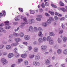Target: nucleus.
I'll return each mask as SVG.
<instances>
[{
	"instance_id": "1",
	"label": "nucleus",
	"mask_w": 67,
	"mask_h": 67,
	"mask_svg": "<svg viewBox=\"0 0 67 67\" xmlns=\"http://www.w3.org/2000/svg\"><path fill=\"white\" fill-rule=\"evenodd\" d=\"M38 31H39L40 32L38 34V36L40 37H43V34L42 33V28L41 27H39L38 28Z\"/></svg>"
},
{
	"instance_id": "2",
	"label": "nucleus",
	"mask_w": 67,
	"mask_h": 67,
	"mask_svg": "<svg viewBox=\"0 0 67 67\" xmlns=\"http://www.w3.org/2000/svg\"><path fill=\"white\" fill-rule=\"evenodd\" d=\"M1 61L2 63H3V65H5L8 63V61H7V60L3 58L1 59Z\"/></svg>"
},
{
	"instance_id": "3",
	"label": "nucleus",
	"mask_w": 67,
	"mask_h": 67,
	"mask_svg": "<svg viewBox=\"0 0 67 67\" xmlns=\"http://www.w3.org/2000/svg\"><path fill=\"white\" fill-rule=\"evenodd\" d=\"M35 59L36 61H38L40 59V56L38 54L36 55L35 57Z\"/></svg>"
},
{
	"instance_id": "4",
	"label": "nucleus",
	"mask_w": 67,
	"mask_h": 67,
	"mask_svg": "<svg viewBox=\"0 0 67 67\" xmlns=\"http://www.w3.org/2000/svg\"><path fill=\"white\" fill-rule=\"evenodd\" d=\"M29 53V51H27L25 53L21 55V57L22 58H26L27 57V55L26 54H28Z\"/></svg>"
},
{
	"instance_id": "5",
	"label": "nucleus",
	"mask_w": 67,
	"mask_h": 67,
	"mask_svg": "<svg viewBox=\"0 0 67 67\" xmlns=\"http://www.w3.org/2000/svg\"><path fill=\"white\" fill-rule=\"evenodd\" d=\"M35 20L33 19H29L28 21V22L29 24H32V23H35Z\"/></svg>"
},
{
	"instance_id": "6",
	"label": "nucleus",
	"mask_w": 67,
	"mask_h": 67,
	"mask_svg": "<svg viewBox=\"0 0 67 67\" xmlns=\"http://www.w3.org/2000/svg\"><path fill=\"white\" fill-rule=\"evenodd\" d=\"M46 48H47V46H42L41 47V49L42 50L43 52H45V49H46Z\"/></svg>"
},
{
	"instance_id": "7",
	"label": "nucleus",
	"mask_w": 67,
	"mask_h": 67,
	"mask_svg": "<svg viewBox=\"0 0 67 67\" xmlns=\"http://www.w3.org/2000/svg\"><path fill=\"white\" fill-rule=\"evenodd\" d=\"M11 27L9 26V24H5V30H8L10 29Z\"/></svg>"
},
{
	"instance_id": "8",
	"label": "nucleus",
	"mask_w": 67,
	"mask_h": 67,
	"mask_svg": "<svg viewBox=\"0 0 67 67\" xmlns=\"http://www.w3.org/2000/svg\"><path fill=\"white\" fill-rule=\"evenodd\" d=\"M45 63L47 65H49L51 63V62L48 60V59H47L45 60Z\"/></svg>"
},
{
	"instance_id": "9",
	"label": "nucleus",
	"mask_w": 67,
	"mask_h": 67,
	"mask_svg": "<svg viewBox=\"0 0 67 67\" xmlns=\"http://www.w3.org/2000/svg\"><path fill=\"white\" fill-rule=\"evenodd\" d=\"M47 24H48V23L46 21L42 23V25L43 27H46L47 26Z\"/></svg>"
},
{
	"instance_id": "10",
	"label": "nucleus",
	"mask_w": 67,
	"mask_h": 67,
	"mask_svg": "<svg viewBox=\"0 0 67 67\" xmlns=\"http://www.w3.org/2000/svg\"><path fill=\"white\" fill-rule=\"evenodd\" d=\"M33 51L35 53H37L38 52V49L36 47H34L33 49Z\"/></svg>"
},
{
	"instance_id": "11",
	"label": "nucleus",
	"mask_w": 67,
	"mask_h": 67,
	"mask_svg": "<svg viewBox=\"0 0 67 67\" xmlns=\"http://www.w3.org/2000/svg\"><path fill=\"white\" fill-rule=\"evenodd\" d=\"M23 59L21 58L19 59L18 60V62H16L17 64L18 65H19V64H20L22 62H23Z\"/></svg>"
},
{
	"instance_id": "12",
	"label": "nucleus",
	"mask_w": 67,
	"mask_h": 67,
	"mask_svg": "<svg viewBox=\"0 0 67 67\" xmlns=\"http://www.w3.org/2000/svg\"><path fill=\"white\" fill-rule=\"evenodd\" d=\"M14 56V54L13 53H10L8 55V58H12V57H13Z\"/></svg>"
},
{
	"instance_id": "13",
	"label": "nucleus",
	"mask_w": 67,
	"mask_h": 67,
	"mask_svg": "<svg viewBox=\"0 0 67 67\" xmlns=\"http://www.w3.org/2000/svg\"><path fill=\"white\" fill-rule=\"evenodd\" d=\"M24 38L26 40H30V36L28 35H26L24 37Z\"/></svg>"
},
{
	"instance_id": "14",
	"label": "nucleus",
	"mask_w": 67,
	"mask_h": 67,
	"mask_svg": "<svg viewBox=\"0 0 67 67\" xmlns=\"http://www.w3.org/2000/svg\"><path fill=\"white\" fill-rule=\"evenodd\" d=\"M6 48L7 50H9L11 49V46L10 45H7L6 46Z\"/></svg>"
},
{
	"instance_id": "15",
	"label": "nucleus",
	"mask_w": 67,
	"mask_h": 67,
	"mask_svg": "<svg viewBox=\"0 0 67 67\" xmlns=\"http://www.w3.org/2000/svg\"><path fill=\"white\" fill-rule=\"evenodd\" d=\"M18 44H19V43L18 42H17L15 43H12L11 44V46L12 47H13L14 46H17Z\"/></svg>"
},
{
	"instance_id": "16",
	"label": "nucleus",
	"mask_w": 67,
	"mask_h": 67,
	"mask_svg": "<svg viewBox=\"0 0 67 67\" xmlns=\"http://www.w3.org/2000/svg\"><path fill=\"white\" fill-rule=\"evenodd\" d=\"M49 36H55V35L54 33L52 32H49Z\"/></svg>"
},
{
	"instance_id": "17",
	"label": "nucleus",
	"mask_w": 67,
	"mask_h": 67,
	"mask_svg": "<svg viewBox=\"0 0 67 67\" xmlns=\"http://www.w3.org/2000/svg\"><path fill=\"white\" fill-rule=\"evenodd\" d=\"M30 31L31 33H33V27L32 26H30L29 28Z\"/></svg>"
},
{
	"instance_id": "18",
	"label": "nucleus",
	"mask_w": 67,
	"mask_h": 67,
	"mask_svg": "<svg viewBox=\"0 0 67 67\" xmlns=\"http://www.w3.org/2000/svg\"><path fill=\"white\" fill-rule=\"evenodd\" d=\"M23 21H25V22L24 23L25 24H28V23H27V20L26 18L25 17H24V18L23 19Z\"/></svg>"
},
{
	"instance_id": "19",
	"label": "nucleus",
	"mask_w": 67,
	"mask_h": 67,
	"mask_svg": "<svg viewBox=\"0 0 67 67\" xmlns=\"http://www.w3.org/2000/svg\"><path fill=\"white\" fill-rule=\"evenodd\" d=\"M35 56V55H34V54H30L29 55V57L30 58L32 59V58H33Z\"/></svg>"
},
{
	"instance_id": "20",
	"label": "nucleus",
	"mask_w": 67,
	"mask_h": 67,
	"mask_svg": "<svg viewBox=\"0 0 67 67\" xmlns=\"http://www.w3.org/2000/svg\"><path fill=\"white\" fill-rule=\"evenodd\" d=\"M15 42H20L21 41V39L19 38H16L15 39Z\"/></svg>"
},
{
	"instance_id": "21",
	"label": "nucleus",
	"mask_w": 67,
	"mask_h": 67,
	"mask_svg": "<svg viewBox=\"0 0 67 67\" xmlns=\"http://www.w3.org/2000/svg\"><path fill=\"white\" fill-rule=\"evenodd\" d=\"M19 16H20L18 15L17 17L15 18V21H20V18L19 17Z\"/></svg>"
},
{
	"instance_id": "22",
	"label": "nucleus",
	"mask_w": 67,
	"mask_h": 67,
	"mask_svg": "<svg viewBox=\"0 0 67 67\" xmlns=\"http://www.w3.org/2000/svg\"><path fill=\"white\" fill-rule=\"evenodd\" d=\"M34 30L35 32H38V28L36 27H34Z\"/></svg>"
},
{
	"instance_id": "23",
	"label": "nucleus",
	"mask_w": 67,
	"mask_h": 67,
	"mask_svg": "<svg viewBox=\"0 0 67 67\" xmlns=\"http://www.w3.org/2000/svg\"><path fill=\"white\" fill-rule=\"evenodd\" d=\"M63 40L64 42H66L67 41V38L66 37H63Z\"/></svg>"
},
{
	"instance_id": "24",
	"label": "nucleus",
	"mask_w": 67,
	"mask_h": 67,
	"mask_svg": "<svg viewBox=\"0 0 67 67\" xmlns=\"http://www.w3.org/2000/svg\"><path fill=\"white\" fill-rule=\"evenodd\" d=\"M57 53L58 54H62V50L59 49L57 51Z\"/></svg>"
},
{
	"instance_id": "25",
	"label": "nucleus",
	"mask_w": 67,
	"mask_h": 67,
	"mask_svg": "<svg viewBox=\"0 0 67 67\" xmlns=\"http://www.w3.org/2000/svg\"><path fill=\"white\" fill-rule=\"evenodd\" d=\"M38 41L40 43H42L43 42V39L41 38H39L38 40Z\"/></svg>"
},
{
	"instance_id": "26",
	"label": "nucleus",
	"mask_w": 67,
	"mask_h": 67,
	"mask_svg": "<svg viewBox=\"0 0 67 67\" xmlns=\"http://www.w3.org/2000/svg\"><path fill=\"white\" fill-rule=\"evenodd\" d=\"M13 34L14 36L15 37H17L18 36H19V35L18 34L15 32L13 33Z\"/></svg>"
},
{
	"instance_id": "27",
	"label": "nucleus",
	"mask_w": 67,
	"mask_h": 67,
	"mask_svg": "<svg viewBox=\"0 0 67 67\" xmlns=\"http://www.w3.org/2000/svg\"><path fill=\"white\" fill-rule=\"evenodd\" d=\"M19 35L20 37H23L24 36V34L23 32H20L19 33Z\"/></svg>"
},
{
	"instance_id": "28",
	"label": "nucleus",
	"mask_w": 67,
	"mask_h": 67,
	"mask_svg": "<svg viewBox=\"0 0 67 67\" xmlns=\"http://www.w3.org/2000/svg\"><path fill=\"white\" fill-rule=\"evenodd\" d=\"M63 53L64 55H67V49H65L63 51Z\"/></svg>"
},
{
	"instance_id": "29",
	"label": "nucleus",
	"mask_w": 67,
	"mask_h": 67,
	"mask_svg": "<svg viewBox=\"0 0 67 67\" xmlns=\"http://www.w3.org/2000/svg\"><path fill=\"white\" fill-rule=\"evenodd\" d=\"M30 14H34L35 12L34 10H30Z\"/></svg>"
},
{
	"instance_id": "30",
	"label": "nucleus",
	"mask_w": 67,
	"mask_h": 67,
	"mask_svg": "<svg viewBox=\"0 0 67 67\" xmlns=\"http://www.w3.org/2000/svg\"><path fill=\"white\" fill-rule=\"evenodd\" d=\"M20 56V54L18 53L15 54V57L16 58H18Z\"/></svg>"
},
{
	"instance_id": "31",
	"label": "nucleus",
	"mask_w": 67,
	"mask_h": 67,
	"mask_svg": "<svg viewBox=\"0 0 67 67\" xmlns=\"http://www.w3.org/2000/svg\"><path fill=\"white\" fill-rule=\"evenodd\" d=\"M4 47V45L3 44H0V49H2Z\"/></svg>"
},
{
	"instance_id": "32",
	"label": "nucleus",
	"mask_w": 67,
	"mask_h": 67,
	"mask_svg": "<svg viewBox=\"0 0 67 67\" xmlns=\"http://www.w3.org/2000/svg\"><path fill=\"white\" fill-rule=\"evenodd\" d=\"M57 41L58 43H60L62 42V39L59 38L58 39Z\"/></svg>"
},
{
	"instance_id": "33",
	"label": "nucleus",
	"mask_w": 67,
	"mask_h": 67,
	"mask_svg": "<svg viewBox=\"0 0 67 67\" xmlns=\"http://www.w3.org/2000/svg\"><path fill=\"white\" fill-rule=\"evenodd\" d=\"M47 40L48 41H50L51 40V37L50 36H48L47 37Z\"/></svg>"
},
{
	"instance_id": "34",
	"label": "nucleus",
	"mask_w": 67,
	"mask_h": 67,
	"mask_svg": "<svg viewBox=\"0 0 67 67\" xmlns=\"http://www.w3.org/2000/svg\"><path fill=\"white\" fill-rule=\"evenodd\" d=\"M49 43L51 45H52L54 43V42L53 40H50L49 41Z\"/></svg>"
},
{
	"instance_id": "35",
	"label": "nucleus",
	"mask_w": 67,
	"mask_h": 67,
	"mask_svg": "<svg viewBox=\"0 0 67 67\" xmlns=\"http://www.w3.org/2000/svg\"><path fill=\"white\" fill-rule=\"evenodd\" d=\"M24 64L25 65H27L29 64V62L27 60H26L24 62Z\"/></svg>"
},
{
	"instance_id": "36",
	"label": "nucleus",
	"mask_w": 67,
	"mask_h": 67,
	"mask_svg": "<svg viewBox=\"0 0 67 67\" xmlns=\"http://www.w3.org/2000/svg\"><path fill=\"white\" fill-rule=\"evenodd\" d=\"M41 65V63H40L38 62H37V64L36 65V66H39Z\"/></svg>"
},
{
	"instance_id": "37",
	"label": "nucleus",
	"mask_w": 67,
	"mask_h": 67,
	"mask_svg": "<svg viewBox=\"0 0 67 67\" xmlns=\"http://www.w3.org/2000/svg\"><path fill=\"white\" fill-rule=\"evenodd\" d=\"M37 63V61H34L33 62V64L34 66H36Z\"/></svg>"
},
{
	"instance_id": "38",
	"label": "nucleus",
	"mask_w": 67,
	"mask_h": 67,
	"mask_svg": "<svg viewBox=\"0 0 67 67\" xmlns=\"http://www.w3.org/2000/svg\"><path fill=\"white\" fill-rule=\"evenodd\" d=\"M61 10L63 12H65V11H66V9H65V8H61Z\"/></svg>"
},
{
	"instance_id": "39",
	"label": "nucleus",
	"mask_w": 67,
	"mask_h": 67,
	"mask_svg": "<svg viewBox=\"0 0 67 67\" xmlns=\"http://www.w3.org/2000/svg\"><path fill=\"white\" fill-rule=\"evenodd\" d=\"M47 21L48 23H49L50 24H51V23H52V20H51V19H48L47 20Z\"/></svg>"
},
{
	"instance_id": "40",
	"label": "nucleus",
	"mask_w": 67,
	"mask_h": 67,
	"mask_svg": "<svg viewBox=\"0 0 67 67\" xmlns=\"http://www.w3.org/2000/svg\"><path fill=\"white\" fill-rule=\"evenodd\" d=\"M59 4L61 6H64V4L63 3L62 1L59 2Z\"/></svg>"
},
{
	"instance_id": "41",
	"label": "nucleus",
	"mask_w": 67,
	"mask_h": 67,
	"mask_svg": "<svg viewBox=\"0 0 67 67\" xmlns=\"http://www.w3.org/2000/svg\"><path fill=\"white\" fill-rule=\"evenodd\" d=\"M14 51L15 53H17V51H18V49L17 48H16L15 49H14Z\"/></svg>"
},
{
	"instance_id": "42",
	"label": "nucleus",
	"mask_w": 67,
	"mask_h": 67,
	"mask_svg": "<svg viewBox=\"0 0 67 67\" xmlns=\"http://www.w3.org/2000/svg\"><path fill=\"white\" fill-rule=\"evenodd\" d=\"M49 19L51 20H52V21H54V19L52 17H49Z\"/></svg>"
},
{
	"instance_id": "43",
	"label": "nucleus",
	"mask_w": 67,
	"mask_h": 67,
	"mask_svg": "<svg viewBox=\"0 0 67 67\" xmlns=\"http://www.w3.org/2000/svg\"><path fill=\"white\" fill-rule=\"evenodd\" d=\"M60 20L61 21H63L65 20V18L64 17L60 19Z\"/></svg>"
},
{
	"instance_id": "44",
	"label": "nucleus",
	"mask_w": 67,
	"mask_h": 67,
	"mask_svg": "<svg viewBox=\"0 0 67 67\" xmlns=\"http://www.w3.org/2000/svg\"><path fill=\"white\" fill-rule=\"evenodd\" d=\"M62 27L63 29H64L65 28V24L63 23L62 24Z\"/></svg>"
},
{
	"instance_id": "45",
	"label": "nucleus",
	"mask_w": 67,
	"mask_h": 67,
	"mask_svg": "<svg viewBox=\"0 0 67 67\" xmlns=\"http://www.w3.org/2000/svg\"><path fill=\"white\" fill-rule=\"evenodd\" d=\"M43 40L44 42H45L46 40V37H43Z\"/></svg>"
},
{
	"instance_id": "46",
	"label": "nucleus",
	"mask_w": 67,
	"mask_h": 67,
	"mask_svg": "<svg viewBox=\"0 0 67 67\" xmlns=\"http://www.w3.org/2000/svg\"><path fill=\"white\" fill-rule=\"evenodd\" d=\"M36 20L38 21H41V19L40 18H36Z\"/></svg>"
},
{
	"instance_id": "47",
	"label": "nucleus",
	"mask_w": 67,
	"mask_h": 67,
	"mask_svg": "<svg viewBox=\"0 0 67 67\" xmlns=\"http://www.w3.org/2000/svg\"><path fill=\"white\" fill-rule=\"evenodd\" d=\"M3 53V51L2 50H0V56H2V53Z\"/></svg>"
},
{
	"instance_id": "48",
	"label": "nucleus",
	"mask_w": 67,
	"mask_h": 67,
	"mask_svg": "<svg viewBox=\"0 0 67 67\" xmlns=\"http://www.w3.org/2000/svg\"><path fill=\"white\" fill-rule=\"evenodd\" d=\"M32 48V47L30 46H28V49L29 51H30Z\"/></svg>"
},
{
	"instance_id": "49",
	"label": "nucleus",
	"mask_w": 67,
	"mask_h": 67,
	"mask_svg": "<svg viewBox=\"0 0 67 67\" xmlns=\"http://www.w3.org/2000/svg\"><path fill=\"white\" fill-rule=\"evenodd\" d=\"M51 5L52 7H53V8H57V6L55 5L52 4Z\"/></svg>"
},
{
	"instance_id": "50",
	"label": "nucleus",
	"mask_w": 67,
	"mask_h": 67,
	"mask_svg": "<svg viewBox=\"0 0 67 67\" xmlns=\"http://www.w3.org/2000/svg\"><path fill=\"white\" fill-rule=\"evenodd\" d=\"M8 42L9 43H11L13 42V40L12 39H10L8 40Z\"/></svg>"
},
{
	"instance_id": "51",
	"label": "nucleus",
	"mask_w": 67,
	"mask_h": 67,
	"mask_svg": "<svg viewBox=\"0 0 67 67\" xmlns=\"http://www.w3.org/2000/svg\"><path fill=\"white\" fill-rule=\"evenodd\" d=\"M2 43L4 44H7V42L6 41H2Z\"/></svg>"
},
{
	"instance_id": "52",
	"label": "nucleus",
	"mask_w": 67,
	"mask_h": 67,
	"mask_svg": "<svg viewBox=\"0 0 67 67\" xmlns=\"http://www.w3.org/2000/svg\"><path fill=\"white\" fill-rule=\"evenodd\" d=\"M37 17L38 18H42V16L40 15H38L37 16Z\"/></svg>"
},
{
	"instance_id": "53",
	"label": "nucleus",
	"mask_w": 67,
	"mask_h": 67,
	"mask_svg": "<svg viewBox=\"0 0 67 67\" xmlns=\"http://www.w3.org/2000/svg\"><path fill=\"white\" fill-rule=\"evenodd\" d=\"M19 10L20 12H23V10L22 8L21 9L19 8Z\"/></svg>"
},
{
	"instance_id": "54",
	"label": "nucleus",
	"mask_w": 67,
	"mask_h": 67,
	"mask_svg": "<svg viewBox=\"0 0 67 67\" xmlns=\"http://www.w3.org/2000/svg\"><path fill=\"white\" fill-rule=\"evenodd\" d=\"M58 47V45L57 44L54 46V48L55 49H57Z\"/></svg>"
},
{
	"instance_id": "55",
	"label": "nucleus",
	"mask_w": 67,
	"mask_h": 67,
	"mask_svg": "<svg viewBox=\"0 0 67 67\" xmlns=\"http://www.w3.org/2000/svg\"><path fill=\"white\" fill-rule=\"evenodd\" d=\"M41 6L42 8H45V4L44 3H42L41 4Z\"/></svg>"
},
{
	"instance_id": "56",
	"label": "nucleus",
	"mask_w": 67,
	"mask_h": 67,
	"mask_svg": "<svg viewBox=\"0 0 67 67\" xmlns=\"http://www.w3.org/2000/svg\"><path fill=\"white\" fill-rule=\"evenodd\" d=\"M13 37V35H9V37L10 38H11Z\"/></svg>"
},
{
	"instance_id": "57",
	"label": "nucleus",
	"mask_w": 67,
	"mask_h": 67,
	"mask_svg": "<svg viewBox=\"0 0 67 67\" xmlns=\"http://www.w3.org/2000/svg\"><path fill=\"white\" fill-rule=\"evenodd\" d=\"M45 5L46 6H48L49 5V4L48 2H46L45 3Z\"/></svg>"
},
{
	"instance_id": "58",
	"label": "nucleus",
	"mask_w": 67,
	"mask_h": 67,
	"mask_svg": "<svg viewBox=\"0 0 67 67\" xmlns=\"http://www.w3.org/2000/svg\"><path fill=\"white\" fill-rule=\"evenodd\" d=\"M63 32H64V31H63V30H62L60 31L59 34H63Z\"/></svg>"
},
{
	"instance_id": "59",
	"label": "nucleus",
	"mask_w": 67,
	"mask_h": 67,
	"mask_svg": "<svg viewBox=\"0 0 67 67\" xmlns=\"http://www.w3.org/2000/svg\"><path fill=\"white\" fill-rule=\"evenodd\" d=\"M3 28L0 27V32H3Z\"/></svg>"
},
{
	"instance_id": "60",
	"label": "nucleus",
	"mask_w": 67,
	"mask_h": 67,
	"mask_svg": "<svg viewBox=\"0 0 67 67\" xmlns=\"http://www.w3.org/2000/svg\"><path fill=\"white\" fill-rule=\"evenodd\" d=\"M54 19L55 20H58V17L57 16H54Z\"/></svg>"
},
{
	"instance_id": "61",
	"label": "nucleus",
	"mask_w": 67,
	"mask_h": 67,
	"mask_svg": "<svg viewBox=\"0 0 67 67\" xmlns=\"http://www.w3.org/2000/svg\"><path fill=\"white\" fill-rule=\"evenodd\" d=\"M3 13L4 15V16H5V15L6 14V13L5 12V11H3Z\"/></svg>"
},
{
	"instance_id": "62",
	"label": "nucleus",
	"mask_w": 67,
	"mask_h": 67,
	"mask_svg": "<svg viewBox=\"0 0 67 67\" xmlns=\"http://www.w3.org/2000/svg\"><path fill=\"white\" fill-rule=\"evenodd\" d=\"M19 47L21 48H24V46L22 45H19Z\"/></svg>"
},
{
	"instance_id": "63",
	"label": "nucleus",
	"mask_w": 67,
	"mask_h": 67,
	"mask_svg": "<svg viewBox=\"0 0 67 67\" xmlns=\"http://www.w3.org/2000/svg\"><path fill=\"white\" fill-rule=\"evenodd\" d=\"M13 24L14 25H18V23H17L16 22H14L13 23Z\"/></svg>"
},
{
	"instance_id": "64",
	"label": "nucleus",
	"mask_w": 67,
	"mask_h": 67,
	"mask_svg": "<svg viewBox=\"0 0 67 67\" xmlns=\"http://www.w3.org/2000/svg\"><path fill=\"white\" fill-rule=\"evenodd\" d=\"M34 45H37V42L36 41H35L34 42Z\"/></svg>"
}]
</instances>
